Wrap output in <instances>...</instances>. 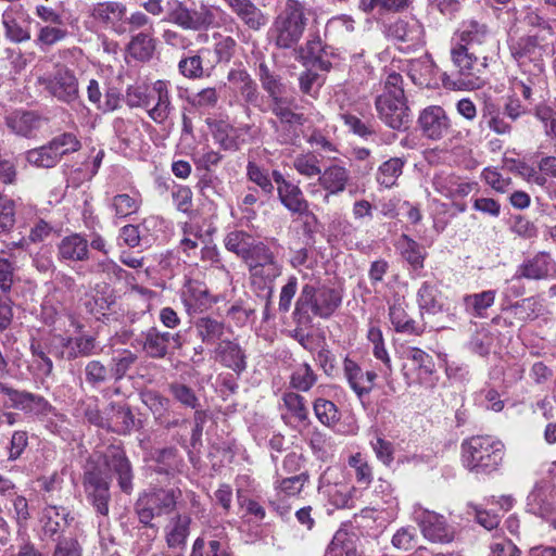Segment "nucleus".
I'll return each mask as SVG.
<instances>
[{
	"label": "nucleus",
	"mask_w": 556,
	"mask_h": 556,
	"mask_svg": "<svg viewBox=\"0 0 556 556\" xmlns=\"http://www.w3.org/2000/svg\"><path fill=\"white\" fill-rule=\"evenodd\" d=\"M502 441L491 435H472L462 443V462L473 473L489 475L498 469L504 458Z\"/></svg>",
	"instance_id": "1"
},
{
	"label": "nucleus",
	"mask_w": 556,
	"mask_h": 556,
	"mask_svg": "<svg viewBox=\"0 0 556 556\" xmlns=\"http://www.w3.org/2000/svg\"><path fill=\"white\" fill-rule=\"evenodd\" d=\"M342 303V293L336 288L323 285L303 286L295 302L294 317L299 324H311L312 313L314 316L327 319L337 311Z\"/></svg>",
	"instance_id": "2"
},
{
	"label": "nucleus",
	"mask_w": 556,
	"mask_h": 556,
	"mask_svg": "<svg viewBox=\"0 0 556 556\" xmlns=\"http://www.w3.org/2000/svg\"><path fill=\"white\" fill-rule=\"evenodd\" d=\"M306 24L304 5L298 0H288L269 28V40L278 49L293 50L300 42Z\"/></svg>",
	"instance_id": "3"
},
{
	"label": "nucleus",
	"mask_w": 556,
	"mask_h": 556,
	"mask_svg": "<svg viewBox=\"0 0 556 556\" xmlns=\"http://www.w3.org/2000/svg\"><path fill=\"white\" fill-rule=\"evenodd\" d=\"M451 60L459 76L458 88L478 89L485 83L489 56L483 50L456 45L451 49Z\"/></svg>",
	"instance_id": "4"
},
{
	"label": "nucleus",
	"mask_w": 556,
	"mask_h": 556,
	"mask_svg": "<svg viewBox=\"0 0 556 556\" xmlns=\"http://www.w3.org/2000/svg\"><path fill=\"white\" fill-rule=\"evenodd\" d=\"M180 494L181 492L175 489H154L141 494L135 504L139 522L152 529L153 533L156 534L157 529L152 520L155 517L172 513Z\"/></svg>",
	"instance_id": "5"
},
{
	"label": "nucleus",
	"mask_w": 556,
	"mask_h": 556,
	"mask_svg": "<svg viewBox=\"0 0 556 556\" xmlns=\"http://www.w3.org/2000/svg\"><path fill=\"white\" fill-rule=\"evenodd\" d=\"M510 54L523 74L530 75L532 84L543 81V49L536 36H523L511 42Z\"/></svg>",
	"instance_id": "6"
},
{
	"label": "nucleus",
	"mask_w": 556,
	"mask_h": 556,
	"mask_svg": "<svg viewBox=\"0 0 556 556\" xmlns=\"http://www.w3.org/2000/svg\"><path fill=\"white\" fill-rule=\"evenodd\" d=\"M294 105V98L292 97H281L276 98V100L269 102L268 111H270L278 121H270L273 127L277 130L278 123L281 127V132L279 134V141L281 143H289L296 137L298 128L303 126L306 118L302 113H296L293 111L292 106ZM262 112H266L267 109L260 108Z\"/></svg>",
	"instance_id": "7"
},
{
	"label": "nucleus",
	"mask_w": 556,
	"mask_h": 556,
	"mask_svg": "<svg viewBox=\"0 0 556 556\" xmlns=\"http://www.w3.org/2000/svg\"><path fill=\"white\" fill-rule=\"evenodd\" d=\"M38 83L61 102L70 104L79 98L78 79L66 66H56L54 72L40 76Z\"/></svg>",
	"instance_id": "8"
},
{
	"label": "nucleus",
	"mask_w": 556,
	"mask_h": 556,
	"mask_svg": "<svg viewBox=\"0 0 556 556\" xmlns=\"http://www.w3.org/2000/svg\"><path fill=\"white\" fill-rule=\"evenodd\" d=\"M414 520L420 528L425 539L433 543L447 544L455 538V529L447 523L446 519L434 511L415 506Z\"/></svg>",
	"instance_id": "9"
},
{
	"label": "nucleus",
	"mask_w": 556,
	"mask_h": 556,
	"mask_svg": "<svg viewBox=\"0 0 556 556\" xmlns=\"http://www.w3.org/2000/svg\"><path fill=\"white\" fill-rule=\"evenodd\" d=\"M167 18L186 30H200L208 28L215 21L214 12L202 5L199 10H192L178 0H175L168 10Z\"/></svg>",
	"instance_id": "10"
},
{
	"label": "nucleus",
	"mask_w": 556,
	"mask_h": 556,
	"mask_svg": "<svg viewBox=\"0 0 556 556\" xmlns=\"http://www.w3.org/2000/svg\"><path fill=\"white\" fill-rule=\"evenodd\" d=\"M418 126L428 140L440 141L454 132L453 122L441 105H429L420 111Z\"/></svg>",
	"instance_id": "11"
},
{
	"label": "nucleus",
	"mask_w": 556,
	"mask_h": 556,
	"mask_svg": "<svg viewBox=\"0 0 556 556\" xmlns=\"http://www.w3.org/2000/svg\"><path fill=\"white\" fill-rule=\"evenodd\" d=\"M87 500L101 516L109 515L110 483L98 467L88 468L83 478Z\"/></svg>",
	"instance_id": "12"
},
{
	"label": "nucleus",
	"mask_w": 556,
	"mask_h": 556,
	"mask_svg": "<svg viewBox=\"0 0 556 556\" xmlns=\"http://www.w3.org/2000/svg\"><path fill=\"white\" fill-rule=\"evenodd\" d=\"M0 392L11 401V407L23 410L25 414L43 418L49 415L56 416L55 408L41 395L27 391H18L8 384H0Z\"/></svg>",
	"instance_id": "13"
},
{
	"label": "nucleus",
	"mask_w": 556,
	"mask_h": 556,
	"mask_svg": "<svg viewBox=\"0 0 556 556\" xmlns=\"http://www.w3.org/2000/svg\"><path fill=\"white\" fill-rule=\"evenodd\" d=\"M375 106L378 117L390 128L395 130L407 129L410 121L409 108L406 97L387 98L377 97Z\"/></svg>",
	"instance_id": "14"
},
{
	"label": "nucleus",
	"mask_w": 556,
	"mask_h": 556,
	"mask_svg": "<svg viewBox=\"0 0 556 556\" xmlns=\"http://www.w3.org/2000/svg\"><path fill=\"white\" fill-rule=\"evenodd\" d=\"M103 459L108 470L116 478L121 491L127 495L131 494L134 471L125 451L119 446L111 445L106 448Z\"/></svg>",
	"instance_id": "15"
},
{
	"label": "nucleus",
	"mask_w": 556,
	"mask_h": 556,
	"mask_svg": "<svg viewBox=\"0 0 556 556\" xmlns=\"http://www.w3.org/2000/svg\"><path fill=\"white\" fill-rule=\"evenodd\" d=\"M48 119L36 111L16 110L5 118L7 127L16 136L35 138Z\"/></svg>",
	"instance_id": "16"
},
{
	"label": "nucleus",
	"mask_w": 556,
	"mask_h": 556,
	"mask_svg": "<svg viewBox=\"0 0 556 556\" xmlns=\"http://www.w3.org/2000/svg\"><path fill=\"white\" fill-rule=\"evenodd\" d=\"M127 8L119 1H103L92 4L89 9V16L96 22L110 26L116 34L126 33L122 21L126 16Z\"/></svg>",
	"instance_id": "17"
},
{
	"label": "nucleus",
	"mask_w": 556,
	"mask_h": 556,
	"mask_svg": "<svg viewBox=\"0 0 556 556\" xmlns=\"http://www.w3.org/2000/svg\"><path fill=\"white\" fill-rule=\"evenodd\" d=\"M96 348V339L92 336L61 337L60 346H55L53 353L56 357L73 361L93 355Z\"/></svg>",
	"instance_id": "18"
},
{
	"label": "nucleus",
	"mask_w": 556,
	"mask_h": 556,
	"mask_svg": "<svg viewBox=\"0 0 556 556\" xmlns=\"http://www.w3.org/2000/svg\"><path fill=\"white\" fill-rule=\"evenodd\" d=\"M224 3L251 30L258 31L268 24V15L252 0H224Z\"/></svg>",
	"instance_id": "19"
},
{
	"label": "nucleus",
	"mask_w": 556,
	"mask_h": 556,
	"mask_svg": "<svg viewBox=\"0 0 556 556\" xmlns=\"http://www.w3.org/2000/svg\"><path fill=\"white\" fill-rule=\"evenodd\" d=\"M273 180L277 184L278 197L281 203L291 212L303 214L308 208V203L304 199L301 189L285 179L283 175L274 170L271 173Z\"/></svg>",
	"instance_id": "20"
},
{
	"label": "nucleus",
	"mask_w": 556,
	"mask_h": 556,
	"mask_svg": "<svg viewBox=\"0 0 556 556\" xmlns=\"http://www.w3.org/2000/svg\"><path fill=\"white\" fill-rule=\"evenodd\" d=\"M50 497L45 498L47 505L42 510L41 521L45 534L53 538L63 533L74 521V517L66 507L49 503Z\"/></svg>",
	"instance_id": "21"
},
{
	"label": "nucleus",
	"mask_w": 556,
	"mask_h": 556,
	"mask_svg": "<svg viewBox=\"0 0 556 556\" xmlns=\"http://www.w3.org/2000/svg\"><path fill=\"white\" fill-rule=\"evenodd\" d=\"M554 261L549 253L540 252L518 266L513 279L542 280L549 277Z\"/></svg>",
	"instance_id": "22"
},
{
	"label": "nucleus",
	"mask_w": 556,
	"mask_h": 556,
	"mask_svg": "<svg viewBox=\"0 0 556 556\" xmlns=\"http://www.w3.org/2000/svg\"><path fill=\"white\" fill-rule=\"evenodd\" d=\"M148 357L153 359L165 358L168 354V344L170 342L169 332L161 331L156 327H151L142 331L136 339Z\"/></svg>",
	"instance_id": "23"
},
{
	"label": "nucleus",
	"mask_w": 556,
	"mask_h": 556,
	"mask_svg": "<svg viewBox=\"0 0 556 556\" xmlns=\"http://www.w3.org/2000/svg\"><path fill=\"white\" fill-rule=\"evenodd\" d=\"M416 300L421 317L434 316L444 309L442 292L437 282L424 281L417 290Z\"/></svg>",
	"instance_id": "24"
},
{
	"label": "nucleus",
	"mask_w": 556,
	"mask_h": 556,
	"mask_svg": "<svg viewBox=\"0 0 556 556\" xmlns=\"http://www.w3.org/2000/svg\"><path fill=\"white\" fill-rule=\"evenodd\" d=\"M168 87V81L156 80L151 89V97L155 99L156 102L148 110V115L156 124H163L174 110Z\"/></svg>",
	"instance_id": "25"
},
{
	"label": "nucleus",
	"mask_w": 556,
	"mask_h": 556,
	"mask_svg": "<svg viewBox=\"0 0 556 556\" xmlns=\"http://www.w3.org/2000/svg\"><path fill=\"white\" fill-rule=\"evenodd\" d=\"M218 362L225 367L241 374L247 368V356L238 342L220 340L215 349Z\"/></svg>",
	"instance_id": "26"
},
{
	"label": "nucleus",
	"mask_w": 556,
	"mask_h": 556,
	"mask_svg": "<svg viewBox=\"0 0 556 556\" xmlns=\"http://www.w3.org/2000/svg\"><path fill=\"white\" fill-rule=\"evenodd\" d=\"M58 255L63 261H88L90 257L89 242L80 233L66 236L58 244Z\"/></svg>",
	"instance_id": "27"
},
{
	"label": "nucleus",
	"mask_w": 556,
	"mask_h": 556,
	"mask_svg": "<svg viewBox=\"0 0 556 556\" xmlns=\"http://www.w3.org/2000/svg\"><path fill=\"white\" fill-rule=\"evenodd\" d=\"M350 172L340 164H332L326 167L319 175V185L327 191L326 197L342 193L350 181Z\"/></svg>",
	"instance_id": "28"
},
{
	"label": "nucleus",
	"mask_w": 556,
	"mask_h": 556,
	"mask_svg": "<svg viewBox=\"0 0 556 556\" xmlns=\"http://www.w3.org/2000/svg\"><path fill=\"white\" fill-rule=\"evenodd\" d=\"M389 33L395 40L408 43L410 47L422 43L424 27L416 18L397 20L390 25Z\"/></svg>",
	"instance_id": "29"
},
{
	"label": "nucleus",
	"mask_w": 556,
	"mask_h": 556,
	"mask_svg": "<svg viewBox=\"0 0 556 556\" xmlns=\"http://www.w3.org/2000/svg\"><path fill=\"white\" fill-rule=\"evenodd\" d=\"M492 40L490 30L485 24L477 21H469L464 25L460 33V41L463 46L470 47L473 50H483Z\"/></svg>",
	"instance_id": "30"
},
{
	"label": "nucleus",
	"mask_w": 556,
	"mask_h": 556,
	"mask_svg": "<svg viewBox=\"0 0 556 556\" xmlns=\"http://www.w3.org/2000/svg\"><path fill=\"white\" fill-rule=\"evenodd\" d=\"M228 80L236 87L247 103L256 105L260 92L256 83L247 71L231 70L228 73Z\"/></svg>",
	"instance_id": "31"
},
{
	"label": "nucleus",
	"mask_w": 556,
	"mask_h": 556,
	"mask_svg": "<svg viewBox=\"0 0 556 556\" xmlns=\"http://www.w3.org/2000/svg\"><path fill=\"white\" fill-rule=\"evenodd\" d=\"M153 31L142 30L134 35L127 45L128 54L135 60L147 62L152 59L155 51Z\"/></svg>",
	"instance_id": "32"
},
{
	"label": "nucleus",
	"mask_w": 556,
	"mask_h": 556,
	"mask_svg": "<svg viewBox=\"0 0 556 556\" xmlns=\"http://www.w3.org/2000/svg\"><path fill=\"white\" fill-rule=\"evenodd\" d=\"M396 249L400 251L401 256L415 269L424 268V262L426 258L425 249L414 239L403 233L399 238Z\"/></svg>",
	"instance_id": "33"
},
{
	"label": "nucleus",
	"mask_w": 556,
	"mask_h": 556,
	"mask_svg": "<svg viewBox=\"0 0 556 556\" xmlns=\"http://www.w3.org/2000/svg\"><path fill=\"white\" fill-rule=\"evenodd\" d=\"M194 328L198 337L205 344H215L225 333V324L210 316L199 317Z\"/></svg>",
	"instance_id": "34"
},
{
	"label": "nucleus",
	"mask_w": 556,
	"mask_h": 556,
	"mask_svg": "<svg viewBox=\"0 0 556 556\" xmlns=\"http://www.w3.org/2000/svg\"><path fill=\"white\" fill-rule=\"evenodd\" d=\"M190 522L191 518L189 515H176L170 519L166 528V542L169 547L176 548L186 544Z\"/></svg>",
	"instance_id": "35"
},
{
	"label": "nucleus",
	"mask_w": 556,
	"mask_h": 556,
	"mask_svg": "<svg viewBox=\"0 0 556 556\" xmlns=\"http://www.w3.org/2000/svg\"><path fill=\"white\" fill-rule=\"evenodd\" d=\"M207 298L208 290L202 282L189 279L182 287L181 299L189 309L206 305Z\"/></svg>",
	"instance_id": "36"
},
{
	"label": "nucleus",
	"mask_w": 556,
	"mask_h": 556,
	"mask_svg": "<svg viewBox=\"0 0 556 556\" xmlns=\"http://www.w3.org/2000/svg\"><path fill=\"white\" fill-rule=\"evenodd\" d=\"M208 53L206 49H200L197 53L190 52L188 55H184L178 62V72L185 78L199 79L205 75L203 67V54Z\"/></svg>",
	"instance_id": "37"
},
{
	"label": "nucleus",
	"mask_w": 556,
	"mask_h": 556,
	"mask_svg": "<svg viewBox=\"0 0 556 556\" xmlns=\"http://www.w3.org/2000/svg\"><path fill=\"white\" fill-rule=\"evenodd\" d=\"M414 0H359L358 9L364 13L379 10L381 13H401L407 10Z\"/></svg>",
	"instance_id": "38"
},
{
	"label": "nucleus",
	"mask_w": 556,
	"mask_h": 556,
	"mask_svg": "<svg viewBox=\"0 0 556 556\" xmlns=\"http://www.w3.org/2000/svg\"><path fill=\"white\" fill-rule=\"evenodd\" d=\"M25 160L31 166L46 169L55 167L60 162L58 154L53 151L49 142L41 147L28 150L25 153Z\"/></svg>",
	"instance_id": "39"
},
{
	"label": "nucleus",
	"mask_w": 556,
	"mask_h": 556,
	"mask_svg": "<svg viewBox=\"0 0 556 556\" xmlns=\"http://www.w3.org/2000/svg\"><path fill=\"white\" fill-rule=\"evenodd\" d=\"M258 78L262 88L267 92L269 102L276 100V98L285 97V85L281 78L273 73L265 62L258 65Z\"/></svg>",
	"instance_id": "40"
},
{
	"label": "nucleus",
	"mask_w": 556,
	"mask_h": 556,
	"mask_svg": "<svg viewBox=\"0 0 556 556\" xmlns=\"http://www.w3.org/2000/svg\"><path fill=\"white\" fill-rule=\"evenodd\" d=\"M404 164L405 162L401 157H391L383 162L377 172V182L384 188L393 187L402 175Z\"/></svg>",
	"instance_id": "41"
},
{
	"label": "nucleus",
	"mask_w": 556,
	"mask_h": 556,
	"mask_svg": "<svg viewBox=\"0 0 556 556\" xmlns=\"http://www.w3.org/2000/svg\"><path fill=\"white\" fill-rule=\"evenodd\" d=\"M2 25L5 30V37L15 43H21L30 40L29 27L23 26L14 16L12 11H4L2 13Z\"/></svg>",
	"instance_id": "42"
},
{
	"label": "nucleus",
	"mask_w": 556,
	"mask_h": 556,
	"mask_svg": "<svg viewBox=\"0 0 556 556\" xmlns=\"http://www.w3.org/2000/svg\"><path fill=\"white\" fill-rule=\"evenodd\" d=\"M238 130L226 122L219 121L214 123L213 137L215 141L224 150L237 151L240 148L238 140Z\"/></svg>",
	"instance_id": "43"
},
{
	"label": "nucleus",
	"mask_w": 556,
	"mask_h": 556,
	"mask_svg": "<svg viewBox=\"0 0 556 556\" xmlns=\"http://www.w3.org/2000/svg\"><path fill=\"white\" fill-rule=\"evenodd\" d=\"M68 36V31L65 28V24L63 25H45L39 28L37 37L35 39V45L41 49L46 50L58 42L63 41Z\"/></svg>",
	"instance_id": "44"
},
{
	"label": "nucleus",
	"mask_w": 556,
	"mask_h": 556,
	"mask_svg": "<svg viewBox=\"0 0 556 556\" xmlns=\"http://www.w3.org/2000/svg\"><path fill=\"white\" fill-rule=\"evenodd\" d=\"M495 291L486 290L464 296L465 308L473 316L482 317L484 312L494 304Z\"/></svg>",
	"instance_id": "45"
},
{
	"label": "nucleus",
	"mask_w": 556,
	"mask_h": 556,
	"mask_svg": "<svg viewBox=\"0 0 556 556\" xmlns=\"http://www.w3.org/2000/svg\"><path fill=\"white\" fill-rule=\"evenodd\" d=\"M344 376L358 399L368 394V389L364 387L365 378L361 366L349 357L343 362Z\"/></svg>",
	"instance_id": "46"
},
{
	"label": "nucleus",
	"mask_w": 556,
	"mask_h": 556,
	"mask_svg": "<svg viewBox=\"0 0 556 556\" xmlns=\"http://www.w3.org/2000/svg\"><path fill=\"white\" fill-rule=\"evenodd\" d=\"M135 427V416L129 407L118 406L108 424V429L117 434H128Z\"/></svg>",
	"instance_id": "47"
},
{
	"label": "nucleus",
	"mask_w": 556,
	"mask_h": 556,
	"mask_svg": "<svg viewBox=\"0 0 556 556\" xmlns=\"http://www.w3.org/2000/svg\"><path fill=\"white\" fill-rule=\"evenodd\" d=\"M508 311L519 320H533L541 314L542 304L535 298L530 296L511 304Z\"/></svg>",
	"instance_id": "48"
},
{
	"label": "nucleus",
	"mask_w": 556,
	"mask_h": 556,
	"mask_svg": "<svg viewBox=\"0 0 556 556\" xmlns=\"http://www.w3.org/2000/svg\"><path fill=\"white\" fill-rule=\"evenodd\" d=\"M168 391L173 399L185 408L195 409L200 407V400L194 390L186 383L174 381L168 384Z\"/></svg>",
	"instance_id": "49"
},
{
	"label": "nucleus",
	"mask_w": 556,
	"mask_h": 556,
	"mask_svg": "<svg viewBox=\"0 0 556 556\" xmlns=\"http://www.w3.org/2000/svg\"><path fill=\"white\" fill-rule=\"evenodd\" d=\"M482 116L486 121L488 127L496 135H510L513 126L505 121V116L496 105L492 103L486 104Z\"/></svg>",
	"instance_id": "50"
},
{
	"label": "nucleus",
	"mask_w": 556,
	"mask_h": 556,
	"mask_svg": "<svg viewBox=\"0 0 556 556\" xmlns=\"http://www.w3.org/2000/svg\"><path fill=\"white\" fill-rule=\"evenodd\" d=\"M276 476V490L289 496L299 494L302 491L304 484L308 481V473L305 471L291 477H285L279 470H277Z\"/></svg>",
	"instance_id": "51"
},
{
	"label": "nucleus",
	"mask_w": 556,
	"mask_h": 556,
	"mask_svg": "<svg viewBox=\"0 0 556 556\" xmlns=\"http://www.w3.org/2000/svg\"><path fill=\"white\" fill-rule=\"evenodd\" d=\"M48 142L60 160L64 155L77 152L81 148V142L78 137L74 132L70 131L59 134Z\"/></svg>",
	"instance_id": "52"
},
{
	"label": "nucleus",
	"mask_w": 556,
	"mask_h": 556,
	"mask_svg": "<svg viewBox=\"0 0 556 556\" xmlns=\"http://www.w3.org/2000/svg\"><path fill=\"white\" fill-rule=\"evenodd\" d=\"M224 242L228 251L244 260L254 240L248 232L243 230H235L226 236Z\"/></svg>",
	"instance_id": "53"
},
{
	"label": "nucleus",
	"mask_w": 556,
	"mask_h": 556,
	"mask_svg": "<svg viewBox=\"0 0 556 556\" xmlns=\"http://www.w3.org/2000/svg\"><path fill=\"white\" fill-rule=\"evenodd\" d=\"M389 316L397 332L419 334L422 330L416 325L401 305H392L389 308Z\"/></svg>",
	"instance_id": "54"
},
{
	"label": "nucleus",
	"mask_w": 556,
	"mask_h": 556,
	"mask_svg": "<svg viewBox=\"0 0 556 556\" xmlns=\"http://www.w3.org/2000/svg\"><path fill=\"white\" fill-rule=\"evenodd\" d=\"M142 403L153 414L155 422L167 412L170 407V402L167 397L154 390H147L140 394Z\"/></svg>",
	"instance_id": "55"
},
{
	"label": "nucleus",
	"mask_w": 556,
	"mask_h": 556,
	"mask_svg": "<svg viewBox=\"0 0 556 556\" xmlns=\"http://www.w3.org/2000/svg\"><path fill=\"white\" fill-rule=\"evenodd\" d=\"M137 359V354L129 350H123L122 352L117 353L112 357V364L110 368L111 377L115 381L122 380L128 370L135 365Z\"/></svg>",
	"instance_id": "56"
},
{
	"label": "nucleus",
	"mask_w": 556,
	"mask_h": 556,
	"mask_svg": "<svg viewBox=\"0 0 556 556\" xmlns=\"http://www.w3.org/2000/svg\"><path fill=\"white\" fill-rule=\"evenodd\" d=\"M317 381V375L313 368L304 363L300 365L291 375L290 384L293 389L307 392Z\"/></svg>",
	"instance_id": "57"
},
{
	"label": "nucleus",
	"mask_w": 556,
	"mask_h": 556,
	"mask_svg": "<svg viewBox=\"0 0 556 556\" xmlns=\"http://www.w3.org/2000/svg\"><path fill=\"white\" fill-rule=\"evenodd\" d=\"M110 206L116 217L125 218L139 210L140 201L127 193H121L112 198Z\"/></svg>",
	"instance_id": "58"
},
{
	"label": "nucleus",
	"mask_w": 556,
	"mask_h": 556,
	"mask_svg": "<svg viewBox=\"0 0 556 556\" xmlns=\"http://www.w3.org/2000/svg\"><path fill=\"white\" fill-rule=\"evenodd\" d=\"M295 170L307 178L318 177L321 175L320 162L314 153H305L298 155L293 161Z\"/></svg>",
	"instance_id": "59"
},
{
	"label": "nucleus",
	"mask_w": 556,
	"mask_h": 556,
	"mask_svg": "<svg viewBox=\"0 0 556 556\" xmlns=\"http://www.w3.org/2000/svg\"><path fill=\"white\" fill-rule=\"evenodd\" d=\"M274 258H276L275 254L266 244L263 242H253L247 257H244L243 261L247 263L251 271L257 270L258 266L266 264Z\"/></svg>",
	"instance_id": "60"
},
{
	"label": "nucleus",
	"mask_w": 556,
	"mask_h": 556,
	"mask_svg": "<svg viewBox=\"0 0 556 556\" xmlns=\"http://www.w3.org/2000/svg\"><path fill=\"white\" fill-rule=\"evenodd\" d=\"M313 408L317 419L325 426H332L340 419L339 410L331 401L317 399Z\"/></svg>",
	"instance_id": "61"
},
{
	"label": "nucleus",
	"mask_w": 556,
	"mask_h": 556,
	"mask_svg": "<svg viewBox=\"0 0 556 556\" xmlns=\"http://www.w3.org/2000/svg\"><path fill=\"white\" fill-rule=\"evenodd\" d=\"M86 381L91 387H98L105 383L111 377L110 369L100 361H90L85 366Z\"/></svg>",
	"instance_id": "62"
},
{
	"label": "nucleus",
	"mask_w": 556,
	"mask_h": 556,
	"mask_svg": "<svg viewBox=\"0 0 556 556\" xmlns=\"http://www.w3.org/2000/svg\"><path fill=\"white\" fill-rule=\"evenodd\" d=\"M324 85V79L311 70L302 72L299 76V87L303 94H307L314 99L317 98L319 89Z\"/></svg>",
	"instance_id": "63"
},
{
	"label": "nucleus",
	"mask_w": 556,
	"mask_h": 556,
	"mask_svg": "<svg viewBox=\"0 0 556 556\" xmlns=\"http://www.w3.org/2000/svg\"><path fill=\"white\" fill-rule=\"evenodd\" d=\"M393 547L400 551H410L417 544V532L413 526L400 528L392 536Z\"/></svg>",
	"instance_id": "64"
}]
</instances>
